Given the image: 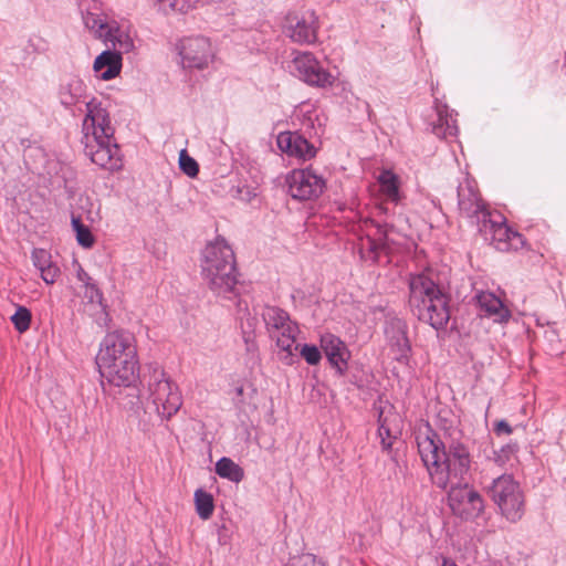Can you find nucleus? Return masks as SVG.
<instances>
[{
    "label": "nucleus",
    "instance_id": "6ab92c4d",
    "mask_svg": "<svg viewBox=\"0 0 566 566\" xmlns=\"http://www.w3.org/2000/svg\"><path fill=\"white\" fill-rule=\"evenodd\" d=\"M416 441L420 458L431 476L432 469L439 467L442 451L446 449L442 447L438 436L429 429L426 432H419Z\"/></svg>",
    "mask_w": 566,
    "mask_h": 566
},
{
    "label": "nucleus",
    "instance_id": "ddd939ff",
    "mask_svg": "<svg viewBox=\"0 0 566 566\" xmlns=\"http://www.w3.org/2000/svg\"><path fill=\"white\" fill-rule=\"evenodd\" d=\"M286 182L291 197L301 201L317 199L326 187L325 179L311 168L294 169Z\"/></svg>",
    "mask_w": 566,
    "mask_h": 566
},
{
    "label": "nucleus",
    "instance_id": "a878e982",
    "mask_svg": "<svg viewBox=\"0 0 566 566\" xmlns=\"http://www.w3.org/2000/svg\"><path fill=\"white\" fill-rule=\"evenodd\" d=\"M381 193L394 203L400 201L399 177L391 170H382L378 176Z\"/></svg>",
    "mask_w": 566,
    "mask_h": 566
},
{
    "label": "nucleus",
    "instance_id": "9b49d317",
    "mask_svg": "<svg viewBox=\"0 0 566 566\" xmlns=\"http://www.w3.org/2000/svg\"><path fill=\"white\" fill-rule=\"evenodd\" d=\"M478 229L485 240H489L496 250L502 252L517 251L525 244L523 235L512 230L500 213H491Z\"/></svg>",
    "mask_w": 566,
    "mask_h": 566
},
{
    "label": "nucleus",
    "instance_id": "4be33fe9",
    "mask_svg": "<svg viewBox=\"0 0 566 566\" xmlns=\"http://www.w3.org/2000/svg\"><path fill=\"white\" fill-rule=\"evenodd\" d=\"M385 335L390 345L397 349L399 359L407 358L410 344L407 337L406 323L398 317H389L385 323Z\"/></svg>",
    "mask_w": 566,
    "mask_h": 566
},
{
    "label": "nucleus",
    "instance_id": "2eb2a0df",
    "mask_svg": "<svg viewBox=\"0 0 566 566\" xmlns=\"http://www.w3.org/2000/svg\"><path fill=\"white\" fill-rule=\"evenodd\" d=\"M318 17L314 11H305L301 15L286 18L284 34L294 43L312 44L317 39Z\"/></svg>",
    "mask_w": 566,
    "mask_h": 566
},
{
    "label": "nucleus",
    "instance_id": "423d86ee",
    "mask_svg": "<svg viewBox=\"0 0 566 566\" xmlns=\"http://www.w3.org/2000/svg\"><path fill=\"white\" fill-rule=\"evenodd\" d=\"M471 467L468 448L462 443H452L448 451H442L439 467L432 469V483L446 490L451 484L464 483Z\"/></svg>",
    "mask_w": 566,
    "mask_h": 566
},
{
    "label": "nucleus",
    "instance_id": "7ed1b4c3",
    "mask_svg": "<svg viewBox=\"0 0 566 566\" xmlns=\"http://www.w3.org/2000/svg\"><path fill=\"white\" fill-rule=\"evenodd\" d=\"M80 11L85 28L112 51L123 54L135 49V34L129 24L111 17L99 0H82Z\"/></svg>",
    "mask_w": 566,
    "mask_h": 566
},
{
    "label": "nucleus",
    "instance_id": "f03ea898",
    "mask_svg": "<svg viewBox=\"0 0 566 566\" xmlns=\"http://www.w3.org/2000/svg\"><path fill=\"white\" fill-rule=\"evenodd\" d=\"M409 305L422 322L436 331L446 327L450 319L449 297L431 268L409 277Z\"/></svg>",
    "mask_w": 566,
    "mask_h": 566
},
{
    "label": "nucleus",
    "instance_id": "ea45409f",
    "mask_svg": "<svg viewBox=\"0 0 566 566\" xmlns=\"http://www.w3.org/2000/svg\"><path fill=\"white\" fill-rule=\"evenodd\" d=\"M378 432H379V437L381 439L382 448L389 449L391 447V441L387 440V438H389V436H390L389 429L386 428L385 424H380Z\"/></svg>",
    "mask_w": 566,
    "mask_h": 566
},
{
    "label": "nucleus",
    "instance_id": "37998d69",
    "mask_svg": "<svg viewBox=\"0 0 566 566\" xmlns=\"http://www.w3.org/2000/svg\"><path fill=\"white\" fill-rule=\"evenodd\" d=\"M441 566H458V564L448 557L442 558Z\"/></svg>",
    "mask_w": 566,
    "mask_h": 566
},
{
    "label": "nucleus",
    "instance_id": "0eeeda50",
    "mask_svg": "<svg viewBox=\"0 0 566 566\" xmlns=\"http://www.w3.org/2000/svg\"><path fill=\"white\" fill-rule=\"evenodd\" d=\"M485 490L507 521L517 522L522 518L524 494L512 474L504 473L493 479Z\"/></svg>",
    "mask_w": 566,
    "mask_h": 566
},
{
    "label": "nucleus",
    "instance_id": "20e7f679",
    "mask_svg": "<svg viewBox=\"0 0 566 566\" xmlns=\"http://www.w3.org/2000/svg\"><path fill=\"white\" fill-rule=\"evenodd\" d=\"M201 275L210 290L219 296L237 294L238 284L234 253L224 239L206 244L201 252Z\"/></svg>",
    "mask_w": 566,
    "mask_h": 566
},
{
    "label": "nucleus",
    "instance_id": "5701e85b",
    "mask_svg": "<svg viewBox=\"0 0 566 566\" xmlns=\"http://www.w3.org/2000/svg\"><path fill=\"white\" fill-rule=\"evenodd\" d=\"M122 62V53L105 50L95 59L93 70L97 77L103 81H109L120 73Z\"/></svg>",
    "mask_w": 566,
    "mask_h": 566
},
{
    "label": "nucleus",
    "instance_id": "f3484780",
    "mask_svg": "<svg viewBox=\"0 0 566 566\" xmlns=\"http://www.w3.org/2000/svg\"><path fill=\"white\" fill-rule=\"evenodd\" d=\"M458 199L460 211L478 227L490 217L491 212L480 200L473 181L465 179L463 184L459 185Z\"/></svg>",
    "mask_w": 566,
    "mask_h": 566
},
{
    "label": "nucleus",
    "instance_id": "39448f33",
    "mask_svg": "<svg viewBox=\"0 0 566 566\" xmlns=\"http://www.w3.org/2000/svg\"><path fill=\"white\" fill-rule=\"evenodd\" d=\"M266 331L271 338L275 339L276 346L281 349V359L286 364L293 363L294 350L297 349L296 335L298 327L292 322L284 310L266 305L261 312Z\"/></svg>",
    "mask_w": 566,
    "mask_h": 566
},
{
    "label": "nucleus",
    "instance_id": "4468645a",
    "mask_svg": "<svg viewBox=\"0 0 566 566\" xmlns=\"http://www.w3.org/2000/svg\"><path fill=\"white\" fill-rule=\"evenodd\" d=\"M128 352L137 354L134 336L124 331H116L105 335L99 345V352L96 357L98 369L108 368L116 360H122Z\"/></svg>",
    "mask_w": 566,
    "mask_h": 566
},
{
    "label": "nucleus",
    "instance_id": "7c9ffc66",
    "mask_svg": "<svg viewBox=\"0 0 566 566\" xmlns=\"http://www.w3.org/2000/svg\"><path fill=\"white\" fill-rule=\"evenodd\" d=\"M205 6H208L217 15L222 18H230L237 11V4L233 0H205Z\"/></svg>",
    "mask_w": 566,
    "mask_h": 566
},
{
    "label": "nucleus",
    "instance_id": "393cba45",
    "mask_svg": "<svg viewBox=\"0 0 566 566\" xmlns=\"http://www.w3.org/2000/svg\"><path fill=\"white\" fill-rule=\"evenodd\" d=\"M366 243H361L363 248L368 249L371 252H378L386 245L387 235L390 230V226L385 221L366 220L365 222Z\"/></svg>",
    "mask_w": 566,
    "mask_h": 566
},
{
    "label": "nucleus",
    "instance_id": "aec40b11",
    "mask_svg": "<svg viewBox=\"0 0 566 566\" xmlns=\"http://www.w3.org/2000/svg\"><path fill=\"white\" fill-rule=\"evenodd\" d=\"M319 344L324 350L328 363L343 374L347 369L350 353L346 344L337 336L331 333L321 335Z\"/></svg>",
    "mask_w": 566,
    "mask_h": 566
},
{
    "label": "nucleus",
    "instance_id": "4c0bfd02",
    "mask_svg": "<svg viewBox=\"0 0 566 566\" xmlns=\"http://www.w3.org/2000/svg\"><path fill=\"white\" fill-rule=\"evenodd\" d=\"M85 297H87L92 303H101L103 295L96 284L92 282L90 285L85 286Z\"/></svg>",
    "mask_w": 566,
    "mask_h": 566
},
{
    "label": "nucleus",
    "instance_id": "6e6552de",
    "mask_svg": "<svg viewBox=\"0 0 566 566\" xmlns=\"http://www.w3.org/2000/svg\"><path fill=\"white\" fill-rule=\"evenodd\" d=\"M148 398L163 420H169L182 406L179 386L164 370H154L148 382Z\"/></svg>",
    "mask_w": 566,
    "mask_h": 566
},
{
    "label": "nucleus",
    "instance_id": "bb28decb",
    "mask_svg": "<svg viewBox=\"0 0 566 566\" xmlns=\"http://www.w3.org/2000/svg\"><path fill=\"white\" fill-rule=\"evenodd\" d=\"M158 10L164 13H187L193 9L205 7V0H156Z\"/></svg>",
    "mask_w": 566,
    "mask_h": 566
},
{
    "label": "nucleus",
    "instance_id": "473e14b6",
    "mask_svg": "<svg viewBox=\"0 0 566 566\" xmlns=\"http://www.w3.org/2000/svg\"><path fill=\"white\" fill-rule=\"evenodd\" d=\"M517 451L516 443H507L493 452V461L499 467H504Z\"/></svg>",
    "mask_w": 566,
    "mask_h": 566
},
{
    "label": "nucleus",
    "instance_id": "a211bd4d",
    "mask_svg": "<svg viewBox=\"0 0 566 566\" xmlns=\"http://www.w3.org/2000/svg\"><path fill=\"white\" fill-rule=\"evenodd\" d=\"M276 145L282 153L297 160H311L316 155L315 146L296 132L280 133Z\"/></svg>",
    "mask_w": 566,
    "mask_h": 566
},
{
    "label": "nucleus",
    "instance_id": "c9c22d12",
    "mask_svg": "<svg viewBox=\"0 0 566 566\" xmlns=\"http://www.w3.org/2000/svg\"><path fill=\"white\" fill-rule=\"evenodd\" d=\"M32 262L33 265L39 270H43L44 268H48L53 262L51 260V254L44 249H34L32 251Z\"/></svg>",
    "mask_w": 566,
    "mask_h": 566
},
{
    "label": "nucleus",
    "instance_id": "72a5a7b5",
    "mask_svg": "<svg viewBox=\"0 0 566 566\" xmlns=\"http://www.w3.org/2000/svg\"><path fill=\"white\" fill-rule=\"evenodd\" d=\"M179 167L181 171L189 177H196L199 172V166L197 161L190 157L186 150H181L179 155Z\"/></svg>",
    "mask_w": 566,
    "mask_h": 566
},
{
    "label": "nucleus",
    "instance_id": "c85d7f7f",
    "mask_svg": "<svg viewBox=\"0 0 566 566\" xmlns=\"http://www.w3.org/2000/svg\"><path fill=\"white\" fill-rule=\"evenodd\" d=\"M195 505L198 516L202 520H208L213 514V497L210 493L202 489H198L195 492Z\"/></svg>",
    "mask_w": 566,
    "mask_h": 566
},
{
    "label": "nucleus",
    "instance_id": "e433bc0d",
    "mask_svg": "<svg viewBox=\"0 0 566 566\" xmlns=\"http://www.w3.org/2000/svg\"><path fill=\"white\" fill-rule=\"evenodd\" d=\"M40 273H41L42 280L46 284H53L60 274V269L57 268L56 264L52 263L48 268H44L43 270H41Z\"/></svg>",
    "mask_w": 566,
    "mask_h": 566
},
{
    "label": "nucleus",
    "instance_id": "c756f323",
    "mask_svg": "<svg viewBox=\"0 0 566 566\" xmlns=\"http://www.w3.org/2000/svg\"><path fill=\"white\" fill-rule=\"evenodd\" d=\"M72 228L76 234L77 243L90 249L94 244V237L87 226H85L78 217L72 216Z\"/></svg>",
    "mask_w": 566,
    "mask_h": 566
},
{
    "label": "nucleus",
    "instance_id": "9d476101",
    "mask_svg": "<svg viewBox=\"0 0 566 566\" xmlns=\"http://www.w3.org/2000/svg\"><path fill=\"white\" fill-rule=\"evenodd\" d=\"M289 69L293 76L312 87L327 88L333 86L336 80L310 51H296Z\"/></svg>",
    "mask_w": 566,
    "mask_h": 566
},
{
    "label": "nucleus",
    "instance_id": "cd10ccee",
    "mask_svg": "<svg viewBox=\"0 0 566 566\" xmlns=\"http://www.w3.org/2000/svg\"><path fill=\"white\" fill-rule=\"evenodd\" d=\"M216 473L231 482L239 483L244 478L243 469L237 464L233 460L227 457H222L216 462Z\"/></svg>",
    "mask_w": 566,
    "mask_h": 566
},
{
    "label": "nucleus",
    "instance_id": "a19ab883",
    "mask_svg": "<svg viewBox=\"0 0 566 566\" xmlns=\"http://www.w3.org/2000/svg\"><path fill=\"white\" fill-rule=\"evenodd\" d=\"M76 277L84 285V287L93 282L90 274L85 272L81 265L77 266Z\"/></svg>",
    "mask_w": 566,
    "mask_h": 566
},
{
    "label": "nucleus",
    "instance_id": "b1692460",
    "mask_svg": "<svg viewBox=\"0 0 566 566\" xmlns=\"http://www.w3.org/2000/svg\"><path fill=\"white\" fill-rule=\"evenodd\" d=\"M433 107L437 114V120L432 125V133L441 138L457 136L458 126L454 112L449 109L448 105L443 104L438 98H436Z\"/></svg>",
    "mask_w": 566,
    "mask_h": 566
},
{
    "label": "nucleus",
    "instance_id": "58836bf2",
    "mask_svg": "<svg viewBox=\"0 0 566 566\" xmlns=\"http://www.w3.org/2000/svg\"><path fill=\"white\" fill-rule=\"evenodd\" d=\"M494 432L496 434H511L513 429L506 420H499L494 424Z\"/></svg>",
    "mask_w": 566,
    "mask_h": 566
},
{
    "label": "nucleus",
    "instance_id": "dca6fc26",
    "mask_svg": "<svg viewBox=\"0 0 566 566\" xmlns=\"http://www.w3.org/2000/svg\"><path fill=\"white\" fill-rule=\"evenodd\" d=\"M99 373L109 384L114 386L129 387L136 382L139 375L137 354L128 352L122 360H116L108 368H101Z\"/></svg>",
    "mask_w": 566,
    "mask_h": 566
},
{
    "label": "nucleus",
    "instance_id": "2f4dec72",
    "mask_svg": "<svg viewBox=\"0 0 566 566\" xmlns=\"http://www.w3.org/2000/svg\"><path fill=\"white\" fill-rule=\"evenodd\" d=\"M31 312L25 306H18L15 313L11 316V322L19 333H24L30 328Z\"/></svg>",
    "mask_w": 566,
    "mask_h": 566
},
{
    "label": "nucleus",
    "instance_id": "c03bdc74",
    "mask_svg": "<svg viewBox=\"0 0 566 566\" xmlns=\"http://www.w3.org/2000/svg\"><path fill=\"white\" fill-rule=\"evenodd\" d=\"M380 214H385V216H387V214H388V209H387V208H385L384 206H379V207L377 208V216H380Z\"/></svg>",
    "mask_w": 566,
    "mask_h": 566
},
{
    "label": "nucleus",
    "instance_id": "f704fd0d",
    "mask_svg": "<svg viewBox=\"0 0 566 566\" xmlns=\"http://www.w3.org/2000/svg\"><path fill=\"white\" fill-rule=\"evenodd\" d=\"M300 354L304 358V360L308 365H312V366L317 365L322 359L321 350L315 345H311V344L302 345V347L300 349Z\"/></svg>",
    "mask_w": 566,
    "mask_h": 566
},
{
    "label": "nucleus",
    "instance_id": "f257e3e1",
    "mask_svg": "<svg viewBox=\"0 0 566 566\" xmlns=\"http://www.w3.org/2000/svg\"><path fill=\"white\" fill-rule=\"evenodd\" d=\"M59 98L65 108L85 111L82 123V144L84 154L91 161L108 171L122 169L123 159L114 139L109 114L101 101L90 97L84 81L72 77L63 83L59 91Z\"/></svg>",
    "mask_w": 566,
    "mask_h": 566
},
{
    "label": "nucleus",
    "instance_id": "1a4fd4ad",
    "mask_svg": "<svg viewBox=\"0 0 566 566\" xmlns=\"http://www.w3.org/2000/svg\"><path fill=\"white\" fill-rule=\"evenodd\" d=\"M175 49L184 69H208L217 53L211 39L203 34L182 36L176 42Z\"/></svg>",
    "mask_w": 566,
    "mask_h": 566
},
{
    "label": "nucleus",
    "instance_id": "79ce46f5",
    "mask_svg": "<svg viewBox=\"0 0 566 566\" xmlns=\"http://www.w3.org/2000/svg\"><path fill=\"white\" fill-rule=\"evenodd\" d=\"M243 391H244L243 386H237V387L234 388L235 397H233V399H234L237 402H242V401H243V399H242Z\"/></svg>",
    "mask_w": 566,
    "mask_h": 566
},
{
    "label": "nucleus",
    "instance_id": "f8f14e48",
    "mask_svg": "<svg viewBox=\"0 0 566 566\" xmlns=\"http://www.w3.org/2000/svg\"><path fill=\"white\" fill-rule=\"evenodd\" d=\"M448 488L449 506L455 515L463 520H474L482 514L484 501L468 482L451 484Z\"/></svg>",
    "mask_w": 566,
    "mask_h": 566
},
{
    "label": "nucleus",
    "instance_id": "a18cd8bd",
    "mask_svg": "<svg viewBox=\"0 0 566 566\" xmlns=\"http://www.w3.org/2000/svg\"><path fill=\"white\" fill-rule=\"evenodd\" d=\"M153 1H154V3L156 4V0H153Z\"/></svg>",
    "mask_w": 566,
    "mask_h": 566
},
{
    "label": "nucleus",
    "instance_id": "412c9836",
    "mask_svg": "<svg viewBox=\"0 0 566 566\" xmlns=\"http://www.w3.org/2000/svg\"><path fill=\"white\" fill-rule=\"evenodd\" d=\"M480 315L491 318L494 323H506L511 318L510 310L502 300L492 292H480L475 295Z\"/></svg>",
    "mask_w": 566,
    "mask_h": 566
}]
</instances>
